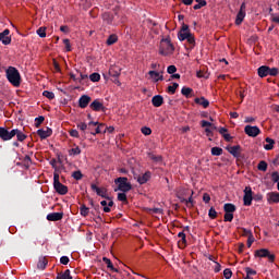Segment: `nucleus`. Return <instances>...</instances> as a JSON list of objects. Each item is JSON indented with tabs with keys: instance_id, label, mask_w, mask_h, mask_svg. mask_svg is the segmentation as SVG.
<instances>
[{
	"instance_id": "obj_30",
	"label": "nucleus",
	"mask_w": 279,
	"mask_h": 279,
	"mask_svg": "<svg viewBox=\"0 0 279 279\" xmlns=\"http://www.w3.org/2000/svg\"><path fill=\"white\" fill-rule=\"evenodd\" d=\"M268 202H272L274 204H278L279 193L278 192L268 193Z\"/></svg>"
},
{
	"instance_id": "obj_22",
	"label": "nucleus",
	"mask_w": 279,
	"mask_h": 279,
	"mask_svg": "<svg viewBox=\"0 0 279 279\" xmlns=\"http://www.w3.org/2000/svg\"><path fill=\"white\" fill-rule=\"evenodd\" d=\"M194 101L198 106H203V108H208V106H210V101H208V99H206L205 97L195 98Z\"/></svg>"
},
{
	"instance_id": "obj_31",
	"label": "nucleus",
	"mask_w": 279,
	"mask_h": 279,
	"mask_svg": "<svg viewBox=\"0 0 279 279\" xmlns=\"http://www.w3.org/2000/svg\"><path fill=\"white\" fill-rule=\"evenodd\" d=\"M181 95H183V97H186V99H190L191 95H193V88L182 87Z\"/></svg>"
},
{
	"instance_id": "obj_41",
	"label": "nucleus",
	"mask_w": 279,
	"mask_h": 279,
	"mask_svg": "<svg viewBox=\"0 0 279 279\" xmlns=\"http://www.w3.org/2000/svg\"><path fill=\"white\" fill-rule=\"evenodd\" d=\"M267 167L268 165L265 160L259 161V163L257 165L258 171H267Z\"/></svg>"
},
{
	"instance_id": "obj_2",
	"label": "nucleus",
	"mask_w": 279,
	"mask_h": 279,
	"mask_svg": "<svg viewBox=\"0 0 279 279\" xmlns=\"http://www.w3.org/2000/svg\"><path fill=\"white\" fill-rule=\"evenodd\" d=\"M173 51H175V46L171 43V38L167 37L160 40L159 56H173Z\"/></svg>"
},
{
	"instance_id": "obj_5",
	"label": "nucleus",
	"mask_w": 279,
	"mask_h": 279,
	"mask_svg": "<svg viewBox=\"0 0 279 279\" xmlns=\"http://www.w3.org/2000/svg\"><path fill=\"white\" fill-rule=\"evenodd\" d=\"M104 128H106V125L104 123H99V122H93L90 121L88 123V132L93 135L96 136V134H101L104 133Z\"/></svg>"
},
{
	"instance_id": "obj_16",
	"label": "nucleus",
	"mask_w": 279,
	"mask_h": 279,
	"mask_svg": "<svg viewBox=\"0 0 279 279\" xmlns=\"http://www.w3.org/2000/svg\"><path fill=\"white\" fill-rule=\"evenodd\" d=\"M64 213H50L47 215L46 219L48 221H62Z\"/></svg>"
},
{
	"instance_id": "obj_45",
	"label": "nucleus",
	"mask_w": 279,
	"mask_h": 279,
	"mask_svg": "<svg viewBox=\"0 0 279 279\" xmlns=\"http://www.w3.org/2000/svg\"><path fill=\"white\" fill-rule=\"evenodd\" d=\"M89 80L90 82H99V80H101V75H99V73H92L89 75Z\"/></svg>"
},
{
	"instance_id": "obj_27",
	"label": "nucleus",
	"mask_w": 279,
	"mask_h": 279,
	"mask_svg": "<svg viewBox=\"0 0 279 279\" xmlns=\"http://www.w3.org/2000/svg\"><path fill=\"white\" fill-rule=\"evenodd\" d=\"M266 145H264V149H266V151H271V149H274V145H276V141H274L270 137H266Z\"/></svg>"
},
{
	"instance_id": "obj_28",
	"label": "nucleus",
	"mask_w": 279,
	"mask_h": 279,
	"mask_svg": "<svg viewBox=\"0 0 279 279\" xmlns=\"http://www.w3.org/2000/svg\"><path fill=\"white\" fill-rule=\"evenodd\" d=\"M102 263L107 264L108 269L114 271L116 274H119V269L114 268V265H112V260H110V258L102 257Z\"/></svg>"
},
{
	"instance_id": "obj_55",
	"label": "nucleus",
	"mask_w": 279,
	"mask_h": 279,
	"mask_svg": "<svg viewBox=\"0 0 279 279\" xmlns=\"http://www.w3.org/2000/svg\"><path fill=\"white\" fill-rule=\"evenodd\" d=\"M179 247L181 250H184V247H186V235L181 238V241H179Z\"/></svg>"
},
{
	"instance_id": "obj_53",
	"label": "nucleus",
	"mask_w": 279,
	"mask_h": 279,
	"mask_svg": "<svg viewBox=\"0 0 279 279\" xmlns=\"http://www.w3.org/2000/svg\"><path fill=\"white\" fill-rule=\"evenodd\" d=\"M118 201L119 202H128V195L125 194V192L118 194Z\"/></svg>"
},
{
	"instance_id": "obj_6",
	"label": "nucleus",
	"mask_w": 279,
	"mask_h": 279,
	"mask_svg": "<svg viewBox=\"0 0 279 279\" xmlns=\"http://www.w3.org/2000/svg\"><path fill=\"white\" fill-rule=\"evenodd\" d=\"M255 256L258 258H268L269 263H274V260H276V255L271 254L267 248L255 251Z\"/></svg>"
},
{
	"instance_id": "obj_52",
	"label": "nucleus",
	"mask_w": 279,
	"mask_h": 279,
	"mask_svg": "<svg viewBox=\"0 0 279 279\" xmlns=\"http://www.w3.org/2000/svg\"><path fill=\"white\" fill-rule=\"evenodd\" d=\"M77 129L81 130V132H86V130H88V124L81 122L77 124Z\"/></svg>"
},
{
	"instance_id": "obj_25",
	"label": "nucleus",
	"mask_w": 279,
	"mask_h": 279,
	"mask_svg": "<svg viewBox=\"0 0 279 279\" xmlns=\"http://www.w3.org/2000/svg\"><path fill=\"white\" fill-rule=\"evenodd\" d=\"M102 21H105L107 25H112V21H114V16L112 15V13L105 12L102 14Z\"/></svg>"
},
{
	"instance_id": "obj_4",
	"label": "nucleus",
	"mask_w": 279,
	"mask_h": 279,
	"mask_svg": "<svg viewBox=\"0 0 279 279\" xmlns=\"http://www.w3.org/2000/svg\"><path fill=\"white\" fill-rule=\"evenodd\" d=\"M53 189L59 195H66L69 187L60 182V174L54 172L53 174Z\"/></svg>"
},
{
	"instance_id": "obj_50",
	"label": "nucleus",
	"mask_w": 279,
	"mask_h": 279,
	"mask_svg": "<svg viewBox=\"0 0 279 279\" xmlns=\"http://www.w3.org/2000/svg\"><path fill=\"white\" fill-rule=\"evenodd\" d=\"M141 132H142V134H144V136H149V135H151V130H150L148 126H143V128L141 129Z\"/></svg>"
},
{
	"instance_id": "obj_26",
	"label": "nucleus",
	"mask_w": 279,
	"mask_h": 279,
	"mask_svg": "<svg viewBox=\"0 0 279 279\" xmlns=\"http://www.w3.org/2000/svg\"><path fill=\"white\" fill-rule=\"evenodd\" d=\"M14 136H16L17 141H20V143H23V141H25V138H27V135H25L21 130L19 129H13Z\"/></svg>"
},
{
	"instance_id": "obj_42",
	"label": "nucleus",
	"mask_w": 279,
	"mask_h": 279,
	"mask_svg": "<svg viewBox=\"0 0 279 279\" xmlns=\"http://www.w3.org/2000/svg\"><path fill=\"white\" fill-rule=\"evenodd\" d=\"M185 40L189 43L190 49H193L195 47V37L193 36V34H190V36Z\"/></svg>"
},
{
	"instance_id": "obj_48",
	"label": "nucleus",
	"mask_w": 279,
	"mask_h": 279,
	"mask_svg": "<svg viewBox=\"0 0 279 279\" xmlns=\"http://www.w3.org/2000/svg\"><path fill=\"white\" fill-rule=\"evenodd\" d=\"M278 73H279L278 68H268V75L276 77V75H278Z\"/></svg>"
},
{
	"instance_id": "obj_58",
	"label": "nucleus",
	"mask_w": 279,
	"mask_h": 279,
	"mask_svg": "<svg viewBox=\"0 0 279 279\" xmlns=\"http://www.w3.org/2000/svg\"><path fill=\"white\" fill-rule=\"evenodd\" d=\"M185 206H187V208H193V192L189 199L185 201Z\"/></svg>"
},
{
	"instance_id": "obj_3",
	"label": "nucleus",
	"mask_w": 279,
	"mask_h": 279,
	"mask_svg": "<svg viewBox=\"0 0 279 279\" xmlns=\"http://www.w3.org/2000/svg\"><path fill=\"white\" fill-rule=\"evenodd\" d=\"M114 184L118 185V189L114 191H121L122 193H128L132 191V183L128 182L126 177H119L114 180Z\"/></svg>"
},
{
	"instance_id": "obj_61",
	"label": "nucleus",
	"mask_w": 279,
	"mask_h": 279,
	"mask_svg": "<svg viewBox=\"0 0 279 279\" xmlns=\"http://www.w3.org/2000/svg\"><path fill=\"white\" fill-rule=\"evenodd\" d=\"M70 260H71V259L69 258V256H62V257L60 258L61 265H69Z\"/></svg>"
},
{
	"instance_id": "obj_40",
	"label": "nucleus",
	"mask_w": 279,
	"mask_h": 279,
	"mask_svg": "<svg viewBox=\"0 0 279 279\" xmlns=\"http://www.w3.org/2000/svg\"><path fill=\"white\" fill-rule=\"evenodd\" d=\"M37 35L39 38H47V28L46 27H39L37 29Z\"/></svg>"
},
{
	"instance_id": "obj_1",
	"label": "nucleus",
	"mask_w": 279,
	"mask_h": 279,
	"mask_svg": "<svg viewBox=\"0 0 279 279\" xmlns=\"http://www.w3.org/2000/svg\"><path fill=\"white\" fill-rule=\"evenodd\" d=\"M7 80L12 84V86H15V88H19L21 86V72L17 71L14 66H9L5 70Z\"/></svg>"
},
{
	"instance_id": "obj_8",
	"label": "nucleus",
	"mask_w": 279,
	"mask_h": 279,
	"mask_svg": "<svg viewBox=\"0 0 279 279\" xmlns=\"http://www.w3.org/2000/svg\"><path fill=\"white\" fill-rule=\"evenodd\" d=\"M253 201H254V196H253L252 187L246 186L244 189V196H243L244 206H250Z\"/></svg>"
},
{
	"instance_id": "obj_56",
	"label": "nucleus",
	"mask_w": 279,
	"mask_h": 279,
	"mask_svg": "<svg viewBox=\"0 0 279 279\" xmlns=\"http://www.w3.org/2000/svg\"><path fill=\"white\" fill-rule=\"evenodd\" d=\"M177 71L178 68H175V65H169L167 69V73H169V75H173Z\"/></svg>"
},
{
	"instance_id": "obj_18",
	"label": "nucleus",
	"mask_w": 279,
	"mask_h": 279,
	"mask_svg": "<svg viewBox=\"0 0 279 279\" xmlns=\"http://www.w3.org/2000/svg\"><path fill=\"white\" fill-rule=\"evenodd\" d=\"M151 180V172L146 171L144 174H141L137 177V182L138 184H147Z\"/></svg>"
},
{
	"instance_id": "obj_20",
	"label": "nucleus",
	"mask_w": 279,
	"mask_h": 279,
	"mask_svg": "<svg viewBox=\"0 0 279 279\" xmlns=\"http://www.w3.org/2000/svg\"><path fill=\"white\" fill-rule=\"evenodd\" d=\"M151 104L155 108H160L165 104V98L161 95H156L151 98Z\"/></svg>"
},
{
	"instance_id": "obj_23",
	"label": "nucleus",
	"mask_w": 279,
	"mask_h": 279,
	"mask_svg": "<svg viewBox=\"0 0 279 279\" xmlns=\"http://www.w3.org/2000/svg\"><path fill=\"white\" fill-rule=\"evenodd\" d=\"M47 265H49V260H47V257H39L37 268L44 270L47 269Z\"/></svg>"
},
{
	"instance_id": "obj_17",
	"label": "nucleus",
	"mask_w": 279,
	"mask_h": 279,
	"mask_svg": "<svg viewBox=\"0 0 279 279\" xmlns=\"http://www.w3.org/2000/svg\"><path fill=\"white\" fill-rule=\"evenodd\" d=\"M93 98H90V96L88 95H82L78 99V106L84 109V108H88V104H90Z\"/></svg>"
},
{
	"instance_id": "obj_33",
	"label": "nucleus",
	"mask_w": 279,
	"mask_h": 279,
	"mask_svg": "<svg viewBox=\"0 0 279 279\" xmlns=\"http://www.w3.org/2000/svg\"><path fill=\"white\" fill-rule=\"evenodd\" d=\"M197 4L193 7V10H202V8H206L208 4L206 0H195Z\"/></svg>"
},
{
	"instance_id": "obj_24",
	"label": "nucleus",
	"mask_w": 279,
	"mask_h": 279,
	"mask_svg": "<svg viewBox=\"0 0 279 279\" xmlns=\"http://www.w3.org/2000/svg\"><path fill=\"white\" fill-rule=\"evenodd\" d=\"M56 279H73V276H71V270L66 269L63 272H58Z\"/></svg>"
},
{
	"instance_id": "obj_59",
	"label": "nucleus",
	"mask_w": 279,
	"mask_h": 279,
	"mask_svg": "<svg viewBox=\"0 0 279 279\" xmlns=\"http://www.w3.org/2000/svg\"><path fill=\"white\" fill-rule=\"evenodd\" d=\"M245 271H246V276H256V270L250 268V267H246L245 268Z\"/></svg>"
},
{
	"instance_id": "obj_21",
	"label": "nucleus",
	"mask_w": 279,
	"mask_h": 279,
	"mask_svg": "<svg viewBox=\"0 0 279 279\" xmlns=\"http://www.w3.org/2000/svg\"><path fill=\"white\" fill-rule=\"evenodd\" d=\"M257 74L260 77H267V75H269V66L267 65H262L257 69Z\"/></svg>"
},
{
	"instance_id": "obj_63",
	"label": "nucleus",
	"mask_w": 279,
	"mask_h": 279,
	"mask_svg": "<svg viewBox=\"0 0 279 279\" xmlns=\"http://www.w3.org/2000/svg\"><path fill=\"white\" fill-rule=\"evenodd\" d=\"M271 180L275 183L279 182V173H278V171H275V172L271 173Z\"/></svg>"
},
{
	"instance_id": "obj_9",
	"label": "nucleus",
	"mask_w": 279,
	"mask_h": 279,
	"mask_svg": "<svg viewBox=\"0 0 279 279\" xmlns=\"http://www.w3.org/2000/svg\"><path fill=\"white\" fill-rule=\"evenodd\" d=\"M162 73H165V66H162L159 72L155 70H150L148 72V75L149 77H151V80H154V82H162V80H165V76H162Z\"/></svg>"
},
{
	"instance_id": "obj_10",
	"label": "nucleus",
	"mask_w": 279,
	"mask_h": 279,
	"mask_svg": "<svg viewBox=\"0 0 279 279\" xmlns=\"http://www.w3.org/2000/svg\"><path fill=\"white\" fill-rule=\"evenodd\" d=\"M90 186L92 191H95L96 195L102 197L104 199H110V197H108V191L105 187H99L95 183H93Z\"/></svg>"
},
{
	"instance_id": "obj_36",
	"label": "nucleus",
	"mask_w": 279,
	"mask_h": 279,
	"mask_svg": "<svg viewBox=\"0 0 279 279\" xmlns=\"http://www.w3.org/2000/svg\"><path fill=\"white\" fill-rule=\"evenodd\" d=\"M223 154V148L221 147H213L211 148V156H221Z\"/></svg>"
},
{
	"instance_id": "obj_44",
	"label": "nucleus",
	"mask_w": 279,
	"mask_h": 279,
	"mask_svg": "<svg viewBox=\"0 0 279 279\" xmlns=\"http://www.w3.org/2000/svg\"><path fill=\"white\" fill-rule=\"evenodd\" d=\"M0 43H2V45H10L12 43V37L2 36V37H0Z\"/></svg>"
},
{
	"instance_id": "obj_49",
	"label": "nucleus",
	"mask_w": 279,
	"mask_h": 279,
	"mask_svg": "<svg viewBox=\"0 0 279 279\" xmlns=\"http://www.w3.org/2000/svg\"><path fill=\"white\" fill-rule=\"evenodd\" d=\"M208 216L211 219H217V210L215 209V207H210L209 211H208Z\"/></svg>"
},
{
	"instance_id": "obj_60",
	"label": "nucleus",
	"mask_w": 279,
	"mask_h": 279,
	"mask_svg": "<svg viewBox=\"0 0 279 279\" xmlns=\"http://www.w3.org/2000/svg\"><path fill=\"white\" fill-rule=\"evenodd\" d=\"M24 165L25 167H29V165H32V157H29V155L24 157Z\"/></svg>"
},
{
	"instance_id": "obj_13",
	"label": "nucleus",
	"mask_w": 279,
	"mask_h": 279,
	"mask_svg": "<svg viewBox=\"0 0 279 279\" xmlns=\"http://www.w3.org/2000/svg\"><path fill=\"white\" fill-rule=\"evenodd\" d=\"M246 4L245 2H243L240 7V10L236 14V19H235V25H241V23H243V21L245 20V10H246Z\"/></svg>"
},
{
	"instance_id": "obj_51",
	"label": "nucleus",
	"mask_w": 279,
	"mask_h": 279,
	"mask_svg": "<svg viewBox=\"0 0 279 279\" xmlns=\"http://www.w3.org/2000/svg\"><path fill=\"white\" fill-rule=\"evenodd\" d=\"M234 219L233 213H225V221L231 222Z\"/></svg>"
},
{
	"instance_id": "obj_38",
	"label": "nucleus",
	"mask_w": 279,
	"mask_h": 279,
	"mask_svg": "<svg viewBox=\"0 0 279 279\" xmlns=\"http://www.w3.org/2000/svg\"><path fill=\"white\" fill-rule=\"evenodd\" d=\"M191 32H179L178 33V38L181 41H184L187 39V37L190 36Z\"/></svg>"
},
{
	"instance_id": "obj_15",
	"label": "nucleus",
	"mask_w": 279,
	"mask_h": 279,
	"mask_svg": "<svg viewBox=\"0 0 279 279\" xmlns=\"http://www.w3.org/2000/svg\"><path fill=\"white\" fill-rule=\"evenodd\" d=\"M51 134H53V130H51V128H46V130H37V135L41 138V141H45V138H49Z\"/></svg>"
},
{
	"instance_id": "obj_46",
	"label": "nucleus",
	"mask_w": 279,
	"mask_h": 279,
	"mask_svg": "<svg viewBox=\"0 0 279 279\" xmlns=\"http://www.w3.org/2000/svg\"><path fill=\"white\" fill-rule=\"evenodd\" d=\"M72 178H74V180H82V178H84V174H82L81 170H76L72 173Z\"/></svg>"
},
{
	"instance_id": "obj_11",
	"label": "nucleus",
	"mask_w": 279,
	"mask_h": 279,
	"mask_svg": "<svg viewBox=\"0 0 279 279\" xmlns=\"http://www.w3.org/2000/svg\"><path fill=\"white\" fill-rule=\"evenodd\" d=\"M244 132L245 134H247V136H251L252 138H256V136H258V134H260V129L258 126H252V125H246L244 128Z\"/></svg>"
},
{
	"instance_id": "obj_29",
	"label": "nucleus",
	"mask_w": 279,
	"mask_h": 279,
	"mask_svg": "<svg viewBox=\"0 0 279 279\" xmlns=\"http://www.w3.org/2000/svg\"><path fill=\"white\" fill-rule=\"evenodd\" d=\"M225 213H236V206L232 203H226L223 205Z\"/></svg>"
},
{
	"instance_id": "obj_14",
	"label": "nucleus",
	"mask_w": 279,
	"mask_h": 279,
	"mask_svg": "<svg viewBox=\"0 0 279 279\" xmlns=\"http://www.w3.org/2000/svg\"><path fill=\"white\" fill-rule=\"evenodd\" d=\"M89 108L94 110V112H105L106 107H104V104L99 101V99H95L90 105Z\"/></svg>"
},
{
	"instance_id": "obj_7",
	"label": "nucleus",
	"mask_w": 279,
	"mask_h": 279,
	"mask_svg": "<svg viewBox=\"0 0 279 279\" xmlns=\"http://www.w3.org/2000/svg\"><path fill=\"white\" fill-rule=\"evenodd\" d=\"M108 75H110V77H114L113 80L114 84H118V86H121V82L119 81V76L121 75V68H119V65H111L109 68Z\"/></svg>"
},
{
	"instance_id": "obj_32",
	"label": "nucleus",
	"mask_w": 279,
	"mask_h": 279,
	"mask_svg": "<svg viewBox=\"0 0 279 279\" xmlns=\"http://www.w3.org/2000/svg\"><path fill=\"white\" fill-rule=\"evenodd\" d=\"M148 158H150L153 162H157V163L162 162V157L160 155H155L154 153H149Z\"/></svg>"
},
{
	"instance_id": "obj_54",
	"label": "nucleus",
	"mask_w": 279,
	"mask_h": 279,
	"mask_svg": "<svg viewBox=\"0 0 279 279\" xmlns=\"http://www.w3.org/2000/svg\"><path fill=\"white\" fill-rule=\"evenodd\" d=\"M223 277H225L226 279L232 278V270H231L230 268L225 269V270H223Z\"/></svg>"
},
{
	"instance_id": "obj_34",
	"label": "nucleus",
	"mask_w": 279,
	"mask_h": 279,
	"mask_svg": "<svg viewBox=\"0 0 279 279\" xmlns=\"http://www.w3.org/2000/svg\"><path fill=\"white\" fill-rule=\"evenodd\" d=\"M90 213V209L86 207L84 204L80 207V214L82 217H88V214Z\"/></svg>"
},
{
	"instance_id": "obj_64",
	"label": "nucleus",
	"mask_w": 279,
	"mask_h": 279,
	"mask_svg": "<svg viewBox=\"0 0 279 279\" xmlns=\"http://www.w3.org/2000/svg\"><path fill=\"white\" fill-rule=\"evenodd\" d=\"M66 51H71V41L69 39H63Z\"/></svg>"
},
{
	"instance_id": "obj_39",
	"label": "nucleus",
	"mask_w": 279,
	"mask_h": 279,
	"mask_svg": "<svg viewBox=\"0 0 279 279\" xmlns=\"http://www.w3.org/2000/svg\"><path fill=\"white\" fill-rule=\"evenodd\" d=\"M117 40H119V37H117V35H110L107 39V45L112 46L114 45V43H117Z\"/></svg>"
},
{
	"instance_id": "obj_19",
	"label": "nucleus",
	"mask_w": 279,
	"mask_h": 279,
	"mask_svg": "<svg viewBox=\"0 0 279 279\" xmlns=\"http://www.w3.org/2000/svg\"><path fill=\"white\" fill-rule=\"evenodd\" d=\"M227 149L233 158H240L241 157V146L240 145L231 146V147H228Z\"/></svg>"
},
{
	"instance_id": "obj_47",
	"label": "nucleus",
	"mask_w": 279,
	"mask_h": 279,
	"mask_svg": "<svg viewBox=\"0 0 279 279\" xmlns=\"http://www.w3.org/2000/svg\"><path fill=\"white\" fill-rule=\"evenodd\" d=\"M43 95L44 97H47V99H56V94H53V92L44 90Z\"/></svg>"
},
{
	"instance_id": "obj_57",
	"label": "nucleus",
	"mask_w": 279,
	"mask_h": 279,
	"mask_svg": "<svg viewBox=\"0 0 279 279\" xmlns=\"http://www.w3.org/2000/svg\"><path fill=\"white\" fill-rule=\"evenodd\" d=\"M112 206H114V202L109 201V203H107V207H104V213H110V208H112Z\"/></svg>"
},
{
	"instance_id": "obj_12",
	"label": "nucleus",
	"mask_w": 279,
	"mask_h": 279,
	"mask_svg": "<svg viewBox=\"0 0 279 279\" xmlns=\"http://www.w3.org/2000/svg\"><path fill=\"white\" fill-rule=\"evenodd\" d=\"M15 132L12 130L8 131L5 128L0 126V138L1 141H12L14 138Z\"/></svg>"
},
{
	"instance_id": "obj_35",
	"label": "nucleus",
	"mask_w": 279,
	"mask_h": 279,
	"mask_svg": "<svg viewBox=\"0 0 279 279\" xmlns=\"http://www.w3.org/2000/svg\"><path fill=\"white\" fill-rule=\"evenodd\" d=\"M196 76L199 78H204V80H208V77H210V73L204 71V70H199L196 72Z\"/></svg>"
},
{
	"instance_id": "obj_62",
	"label": "nucleus",
	"mask_w": 279,
	"mask_h": 279,
	"mask_svg": "<svg viewBox=\"0 0 279 279\" xmlns=\"http://www.w3.org/2000/svg\"><path fill=\"white\" fill-rule=\"evenodd\" d=\"M150 69H153V71H157V72L162 71V69H160V64L159 63H151L150 64Z\"/></svg>"
},
{
	"instance_id": "obj_37",
	"label": "nucleus",
	"mask_w": 279,
	"mask_h": 279,
	"mask_svg": "<svg viewBox=\"0 0 279 279\" xmlns=\"http://www.w3.org/2000/svg\"><path fill=\"white\" fill-rule=\"evenodd\" d=\"M82 154V149L80 146H75L74 148L69 150V156H80Z\"/></svg>"
},
{
	"instance_id": "obj_43",
	"label": "nucleus",
	"mask_w": 279,
	"mask_h": 279,
	"mask_svg": "<svg viewBox=\"0 0 279 279\" xmlns=\"http://www.w3.org/2000/svg\"><path fill=\"white\" fill-rule=\"evenodd\" d=\"M43 123H45V118L43 116L35 118V128H40Z\"/></svg>"
}]
</instances>
